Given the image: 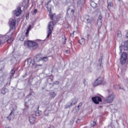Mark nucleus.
Wrapping results in <instances>:
<instances>
[{
	"instance_id": "43",
	"label": "nucleus",
	"mask_w": 128,
	"mask_h": 128,
	"mask_svg": "<svg viewBox=\"0 0 128 128\" xmlns=\"http://www.w3.org/2000/svg\"><path fill=\"white\" fill-rule=\"evenodd\" d=\"M66 52L67 54H70V50H66Z\"/></svg>"
},
{
	"instance_id": "32",
	"label": "nucleus",
	"mask_w": 128,
	"mask_h": 128,
	"mask_svg": "<svg viewBox=\"0 0 128 128\" xmlns=\"http://www.w3.org/2000/svg\"><path fill=\"white\" fill-rule=\"evenodd\" d=\"M110 6H112V4L110 2L108 3V8H110Z\"/></svg>"
},
{
	"instance_id": "35",
	"label": "nucleus",
	"mask_w": 128,
	"mask_h": 128,
	"mask_svg": "<svg viewBox=\"0 0 128 128\" xmlns=\"http://www.w3.org/2000/svg\"><path fill=\"white\" fill-rule=\"evenodd\" d=\"M28 64H32V58H28Z\"/></svg>"
},
{
	"instance_id": "40",
	"label": "nucleus",
	"mask_w": 128,
	"mask_h": 128,
	"mask_svg": "<svg viewBox=\"0 0 128 128\" xmlns=\"http://www.w3.org/2000/svg\"><path fill=\"white\" fill-rule=\"evenodd\" d=\"M0 44H4V42L0 39Z\"/></svg>"
},
{
	"instance_id": "18",
	"label": "nucleus",
	"mask_w": 128,
	"mask_h": 128,
	"mask_svg": "<svg viewBox=\"0 0 128 128\" xmlns=\"http://www.w3.org/2000/svg\"><path fill=\"white\" fill-rule=\"evenodd\" d=\"M84 2H86V0H78L77 4L78 6H82Z\"/></svg>"
},
{
	"instance_id": "3",
	"label": "nucleus",
	"mask_w": 128,
	"mask_h": 128,
	"mask_svg": "<svg viewBox=\"0 0 128 128\" xmlns=\"http://www.w3.org/2000/svg\"><path fill=\"white\" fill-rule=\"evenodd\" d=\"M42 55L37 54L35 56L34 62H32V66L33 68H38V66H42V64H38L36 62H40V60H42Z\"/></svg>"
},
{
	"instance_id": "7",
	"label": "nucleus",
	"mask_w": 128,
	"mask_h": 128,
	"mask_svg": "<svg viewBox=\"0 0 128 128\" xmlns=\"http://www.w3.org/2000/svg\"><path fill=\"white\" fill-rule=\"evenodd\" d=\"M116 98V96L114 93H112L111 94L109 95L106 98L105 100L107 104H110L114 102V100Z\"/></svg>"
},
{
	"instance_id": "42",
	"label": "nucleus",
	"mask_w": 128,
	"mask_h": 128,
	"mask_svg": "<svg viewBox=\"0 0 128 128\" xmlns=\"http://www.w3.org/2000/svg\"><path fill=\"white\" fill-rule=\"evenodd\" d=\"M34 14H36V13L38 12V10L35 9V10H34Z\"/></svg>"
},
{
	"instance_id": "14",
	"label": "nucleus",
	"mask_w": 128,
	"mask_h": 128,
	"mask_svg": "<svg viewBox=\"0 0 128 128\" xmlns=\"http://www.w3.org/2000/svg\"><path fill=\"white\" fill-rule=\"evenodd\" d=\"M16 74V71L14 70V68H13L10 73L9 77L8 78V80L10 82V80H12V78L14 75Z\"/></svg>"
},
{
	"instance_id": "27",
	"label": "nucleus",
	"mask_w": 128,
	"mask_h": 128,
	"mask_svg": "<svg viewBox=\"0 0 128 128\" xmlns=\"http://www.w3.org/2000/svg\"><path fill=\"white\" fill-rule=\"evenodd\" d=\"M50 96L51 98H55L56 97V93L54 92H51V93H50Z\"/></svg>"
},
{
	"instance_id": "24",
	"label": "nucleus",
	"mask_w": 128,
	"mask_h": 128,
	"mask_svg": "<svg viewBox=\"0 0 128 128\" xmlns=\"http://www.w3.org/2000/svg\"><path fill=\"white\" fill-rule=\"evenodd\" d=\"M90 6H92V8H96V4L94 2H90Z\"/></svg>"
},
{
	"instance_id": "5",
	"label": "nucleus",
	"mask_w": 128,
	"mask_h": 128,
	"mask_svg": "<svg viewBox=\"0 0 128 128\" xmlns=\"http://www.w3.org/2000/svg\"><path fill=\"white\" fill-rule=\"evenodd\" d=\"M104 78L98 77L92 84V86H98L102 84H104Z\"/></svg>"
},
{
	"instance_id": "29",
	"label": "nucleus",
	"mask_w": 128,
	"mask_h": 128,
	"mask_svg": "<svg viewBox=\"0 0 128 128\" xmlns=\"http://www.w3.org/2000/svg\"><path fill=\"white\" fill-rule=\"evenodd\" d=\"M118 38L122 37V32L120 31H118Z\"/></svg>"
},
{
	"instance_id": "48",
	"label": "nucleus",
	"mask_w": 128,
	"mask_h": 128,
	"mask_svg": "<svg viewBox=\"0 0 128 128\" xmlns=\"http://www.w3.org/2000/svg\"><path fill=\"white\" fill-rule=\"evenodd\" d=\"M49 128H54V126H50Z\"/></svg>"
},
{
	"instance_id": "39",
	"label": "nucleus",
	"mask_w": 128,
	"mask_h": 128,
	"mask_svg": "<svg viewBox=\"0 0 128 128\" xmlns=\"http://www.w3.org/2000/svg\"><path fill=\"white\" fill-rule=\"evenodd\" d=\"M44 116H48V113H47V114H46V111H45Z\"/></svg>"
},
{
	"instance_id": "44",
	"label": "nucleus",
	"mask_w": 128,
	"mask_h": 128,
	"mask_svg": "<svg viewBox=\"0 0 128 128\" xmlns=\"http://www.w3.org/2000/svg\"><path fill=\"white\" fill-rule=\"evenodd\" d=\"M23 78H26V74L22 76Z\"/></svg>"
},
{
	"instance_id": "12",
	"label": "nucleus",
	"mask_w": 128,
	"mask_h": 128,
	"mask_svg": "<svg viewBox=\"0 0 128 128\" xmlns=\"http://www.w3.org/2000/svg\"><path fill=\"white\" fill-rule=\"evenodd\" d=\"M46 6L48 10L49 11L50 16H54L55 14H52V8H54L52 5H50L48 4H47L46 5Z\"/></svg>"
},
{
	"instance_id": "28",
	"label": "nucleus",
	"mask_w": 128,
	"mask_h": 128,
	"mask_svg": "<svg viewBox=\"0 0 128 128\" xmlns=\"http://www.w3.org/2000/svg\"><path fill=\"white\" fill-rule=\"evenodd\" d=\"M42 60H44V62H48V57H43L42 59Z\"/></svg>"
},
{
	"instance_id": "13",
	"label": "nucleus",
	"mask_w": 128,
	"mask_h": 128,
	"mask_svg": "<svg viewBox=\"0 0 128 128\" xmlns=\"http://www.w3.org/2000/svg\"><path fill=\"white\" fill-rule=\"evenodd\" d=\"M20 14H22V9L20 6H18L17 8L14 11V14H15L16 16H20Z\"/></svg>"
},
{
	"instance_id": "1",
	"label": "nucleus",
	"mask_w": 128,
	"mask_h": 128,
	"mask_svg": "<svg viewBox=\"0 0 128 128\" xmlns=\"http://www.w3.org/2000/svg\"><path fill=\"white\" fill-rule=\"evenodd\" d=\"M50 19L52 20V22H50L48 24V35L46 38H48L50 36V34H52V30H54V23L56 24L58 20H60V17L58 16H50Z\"/></svg>"
},
{
	"instance_id": "21",
	"label": "nucleus",
	"mask_w": 128,
	"mask_h": 128,
	"mask_svg": "<svg viewBox=\"0 0 128 128\" xmlns=\"http://www.w3.org/2000/svg\"><path fill=\"white\" fill-rule=\"evenodd\" d=\"M78 42L80 44L84 46L86 42V40H84V38H82L81 40H78Z\"/></svg>"
},
{
	"instance_id": "46",
	"label": "nucleus",
	"mask_w": 128,
	"mask_h": 128,
	"mask_svg": "<svg viewBox=\"0 0 128 128\" xmlns=\"http://www.w3.org/2000/svg\"><path fill=\"white\" fill-rule=\"evenodd\" d=\"M90 34H87V38H90Z\"/></svg>"
},
{
	"instance_id": "30",
	"label": "nucleus",
	"mask_w": 128,
	"mask_h": 128,
	"mask_svg": "<svg viewBox=\"0 0 128 128\" xmlns=\"http://www.w3.org/2000/svg\"><path fill=\"white\" fill-rule=\"evenodd\" d=\"M96 123L95 122H91V126H96Z\"/></svg>"
},
{
	"instance_id": "6",
	"label": "nucleus",
	"mask_w": 128,
	"mask_h": 128,
	"mask_svg": "<svg viewBox=\"0 0 128 128\" xmlns=\"http://www.w3.org/2000/svg\"><path fill=\"white\" fill-rule=\"evenodd\" d=\"M128 58V54L126 52L122 53L120 58V62L122 64H124L126 62V59Z\"/></svg>"
},
{
	"instance_id": "50",
	"label": "nucleus",
	"mask_w": 128,
	"mask_h": 128,
	"mask_svg": "<svg viewBox=\"0 0 128 128\" xmlns=\"http://www.w3.org/2000/svg\"><path fill=\"white\" fill-rule=\"evenodd\" d=\"M26 19L28 18V16H26Z\"/></svg>"
},
{
	"instance_id": "45",
	"label": "nucleus",
	"mask_w": 128,
	"mask_h": 128,
	"mask_svg": "<svg viewBox=\"0 0 128 128\" xmlns=\"http://www.w3.org/2000/svg\"><path fill=\"white\" fill-rule=\"evenodd\" d=\"M98 14H99V16H100V12H98Z\"/></svg>"
},
{
	"instance_id": "49",
	"label": "nucleus",
	"mask_w": 128,
	"mask_h": 128,
	"mask_svg": "<svg viewBox=\"0 0 128 128\" xmlns=\"http://www.w3.org/2000/svg\"><path fill=\"white\" fill-rule=\"evenodd\" d=\"M78 120H80V119H78V120L76 121V122H78Z\"/></svg>"
},
{
	"instance_id": "51",
	"label": "nucleus",
	"mask_w": 128,
	"mask_h": 128,
	"mask_svg": "<svg viewBox=\"0 0 128 128\" xmlns=\"http://www.w3.org/2000/svg\"><path fill=\"white\" fill-rule=\"evenodd\" d=\"M49 80H52V78H49Z\"/></svg>"
},
{
	"instance_id": "47",
	"label": "nucleus",
	"mask_w": 128,
	"mask_h": 128,
	"mask_svg": "<svg viewBox=\"0 0 128 128\" xmlns=\"http://www.w3.org/2000/svg\"><path fill=\"white\" fill-rule=\"evenodd\" d=\"M56 82V84H60V82Z\"/></svg>"
},
{
	"instance_id": "8",
	"label": "nucleus",
	"mask_w": 128,
	"mask_h": 128,
	"mask_svg": "<svg viewBox=\"0 0 128 128\" xmlns=\"http://www.w3.org/2000/svg\"><path fill=\"white\" fill-rule=\"evenodd\" d=\"M122 49L128 52V40L125 42L124 45L122 44L120 46V54H122Z\"/></svg>"
},
{
	"instance_id": "15",
	"label": "nucleus",
	"mask_w": 128,
	"mask_h": 128,
	"mask_svg": "<svg viewBox=\"0 0 128 128\" xmlns=\"http://www.w3.org/2000/svg\"><path fill=\"white\" fill-rule=\"evenodd\" d=\"M74 12V10L72 8H69L67 10V14L68 16H72Z\"/></svg>"
},
{
	"instance_id": "22",
	"label": "nucleus",
	"mask_w": 128,
	"mask_h": 128,
	"mask_svg": "<svg viewBox=\"0 0 128 128\" xmlns=\"http://www.w3.org/2000/svg\"><path fill=\"white\" fill-rule=\"evenodd\" d=\"M52 104H44V107L46 110H48V108H52Z\"/></svg>"
},
{
	"instance_id": "33",
	"label": "nucleus",
	"mask_w": 128,
	"mask_h": 128,
	"mask_svg": "<svg viewBox=\"0 0 128 128\" xmlns=\"http://www.w3.org/2000/svg\"><path fill=\"white\" fill-rule=\"evenodd\" d=\"M24 106H25V108H26V110L28 108V103L26 102L24 103Z\"/></svg>"
},
{
	"instance_id": "23",
	"label": "nucleus",
	"mask_w": 128,
	"mask_h": 128,
	"mask_svg": "<svg viewBox=\"0 0 128 128\" xmlns=\"http://www.w3.org/2000/svg\"><path fill=\"white\" fill-rule=\"evenodd\" d=\"M8 92V89H6V88H2L1 91V94H6V93Z\"/></svg>"
},
{
	"instance_id": "10",
	"label": "nucleus",
	"mask_w": 128,
	"mask_h": 128,
	"mask_svg": "<svg viewBox=\"0 0 128 128\" xmlns=\"http://www.w3.org/2000/svg\"><path fill=\"white\" fill-rule=\"evenodd\" d=\"M16 20L15 19L10 18L9 20V26H10V30H14L16 28Z\"/></svg>"
},
{
	"instance_id": "53",
	"label": "nucleus",
	"mask_w": 128,
	"mask_h": 128,
	"mask_svg": "<svg viewBox=\"0 0 128 128\" xmlns=\"http://www.w3.org/2000/svg\"><path fill=\"white\" fill-rule=\"evenodd\" d=\"M120 0H119V2H120Z\"/></svg>"
},
{
	"instance_id": "54",
	"label": "nucleus",
	"mask_w": 128,
	"mask_h": 128,
	"mask_svg": "<svg viewBox=\"0 0 128 128\" xmlns=\"http://www.w3.org/2000/svg\"><path fill=\"white\" fill-rule=\"evenodd\" d=\"M81 104V106H82V104Z\"/></svg>"
},
{
	"instance_id": "16",
	"label": "nucleus",
	"mask_w": 128,
	"mask_h": 128,
	"mask_svg": "<svg viewBox=\"0 0 128 128\" xmlns=\"http://www.w3.org/2000/svg\"><path fill=\"white\" fill-rule=\"evenodd\" d=\"M29 122L31 124H34L36 122V118L32 116H30L29 117Z\"/></svg>"
},
{
	"instance_id": "37",
	"label": "nucleus",
	"mask_w": 128,
	"mask_h": 128,
	"mask_svg": "<svg viewBox=\"0 0 128 128\" xmlns=\"http://www.w3.org/2000/svg\"><path fill=\"white\" fill-rule=\"evenodd\" d=\"M30 28H32V26L30 25L26 30H28V32H30Z\"/></svg>"
},
{
	"instance_id": "31",
	"label": "nucleus",
	"mask_w": 128,
	"mask_h": 128,
	"mask_svg": "<svg viewBox=\"0 0 128 128\" xmlns=\"http://www.w3.org/2000/svg\"><path fill=\"white\" fill-rule=\"evenodd\" d=\"M86 20H87V22H88V24H90V23L92 22V18H87Z\"/></svg>"
},
{
	"instance_id": "4",
	"label": "nucleus",
	"mask_w": 128,
	"mask_h": 128,
	"mask_svg": "<svg viewBox=\"0 0 128 128\" xmlns=\"http://www.w3.org/2000/svg\"><path fill=\"white\" fill-rule=\"evenodd\" d=\"M18 107L16 106V105H13L12 106V110L9 116L6 117V118L8 120H14V112L16 110V108Z\"/></svg>"
},
{
	"instance_id": "26",
	"label": "nucleus",
	"mask_w": 128,
	"mask_h": 128,
	"mask_svg": "<svg viewBox=\"0 0 128 128\" xmlns=\"http://www.w3.org/2000/svg\"><path fill=\"white\" fill-rule=\"evenodd\" d=\"M72 106H70V102H68V104L64 106V108H70Z\"/></svg>"
},
{
	"instance_id": "2",
	"label": "nucleus",
	"mask_w": 128,
	"mask_h": 128,
	"mask_svg": "<svg viewBox=\"0 0 128 128\" xmlns=\"http://www.w3.org/2000/svg\"><path fill=\"white\" fill-rule=\"evenodd\" d=\"M24 46H27L31 50H34L36 48H38V44L32 40L25 41Z\"/></svg>"
},
{
	"instance_id": "38",
	"label": "nucleus",
	"mask_w": 128,
	"mask_h": 128,
	"mask_svg": "<svg viewBox=\"0 0 128 128\" xmlns=\"http://www.w3.org/2000/svg\"><path fill=\"white\" fill-rule=\"evenodd\" d=\"M102 16H100L98 18V20L100 22H100H102Z\"/></svg>"
},
{
	"instance_id": "19",
	"label": "nucleus",
	"mask_w": 128,
	"mask_h": 128,
	"mask_svg": "<svg viewBox=\"0 0 128 128\" xmlns=\"http://www.w3.org/2000/svg\"><path fill=\"white\" fill-rule=\"evenodd\" d=\"M126 66H124V68L121 69V72L120 74V76H122V78L124 76V72H126Z\"/></svg>"
},
{
	"instance_id": "52",
	"label": "nucleus",
	"mask_w": 128,
	"mask_h": 128,
	"mask_svg": "<svg viewBox=\"0 0 128 128\" xmlns=\"http://www.w3.org/2000/svg\"><path fill=\"white\" fill-rule=\"evenodd\" d=\"M78 108H80V106H78Z\"/></svg>"
},
{
	"instance_id": "17",
	"label": "nucleus",
	"mask_w": 128,
	"mask_h": 128,
	"mask_svg": "<svg viewBox=\"0 0 128 128\" xmlns=\"http://www.w3.org/2000/svg\"><path fill=\"white\" fill-rule=\"evenodd\" d=\"M102 55H101L100 58L98 60V68H102Z\"/></svg>"
},
{
	"instance_id": "36",
	"label": "nucleus",
	"mask_w": 128,
	"mask_h": 128,
	"mask_svg": "<svg viewBox=\"0 0 128 128\" xmlns=\"http://www.w3.org/2000/svg\"><path fill=\"white\" fill-rule=\"evenodd\" d=\"M28 34H30V31H28V30H26V36H28Z\"/></svg>"
},
{
	"instance_id": "25",
	"label": "nucleus",
	"mask_w": 128,
	"mask_h": 128,
	"mask_svg": "<svg viewBox=\"0 0 128 128\" xmlns=\"http://www.w3.org/2000/svg\"><path fill=\"white\" fill-rule=\"evenodd\" d=\"M62 42L63 44H66V36H64L62 38Z\"/></svg>"
},
{
	"instance_id": "20",
	"label": "nucleus",
	"mask_w": 128,
	"mask_h": 128,
	"mask_svg": "<svg viewBox=\"0 0 128 128\" xmlns=\"http://www.w3.org/2000/svg\"><path fill=\"white\" fill-rule=\"evenodd\" d=\"M77 102L76 99L72 98L70 102V106H74Z\"/></svg>"
},
{
	"instance_id": "9",
	"label": "nucleus",
	"mask_w": 128,
	"mask_h": 128,
	"mask_svg": "<svg viewBox=\"0 0 128 128\" xmlns=\"http://www.w3.org/2000/svg\"><path fill=\"white\" fill-rule=\"evenodd\" d=\"M92 100L93 102H94V104H98L100 102H102V98L98 96L92 97Z\"/></svg>"
},
{
	"instance_id": "11",
	"label": "nucleus",
	"mask_w": 128,
	"mask_h": 128,
	"mask_svg": "<svg viewBox=\"0 0 128 128\" xmlns=\"http://www.w3.org/2000/svg\"><path fill=\"white\" fill-rule=\"evenodd\" d=\"M13 32L12 33V34L10 36L8 35V34H7L5 36V40L6 42H7L8 44H12V42H14V38L12 37V36L13 34Z\"/></svg>"
},
{
	"instance_id": "34",
	"label": "nucleus",
	"mask_w": 128,
	"mask_h": 128,
	"mask_svg": "<svg viewBox=\"0 0 128 128\" xmlns=\"http://www.w3.org/2000/svg\"><path fill=\"white\" fill-rule=\"evenodd\" d=\"M116 86H118V88L120 90H124V88H122V87H120V85H115V86H114V88H116Z\"/></svg>"
},
{
	"instance_id": "41",
	"label": "nucleus",
	"mask_w": 128,
	"mask_h": 128,
	"mask_svg": "<svg viewBox=\"0 0 128 128\" xmlns=\"http://www.w3.org/2000/svg\"><path fill=\"white\" fill-rule=\"evenodd\" d=\"M20 40L21 42H24V38L20 37Z\"/></svg>"
}]
</instances>
